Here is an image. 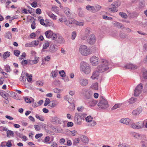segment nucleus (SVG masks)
I'll return each mask as SVG.
<instances>
[{"mask_svg":"<svg viewBox=\"0 0 147 147\" xmlns=\"http://www.w3.org/2000/svg\"><path fill=\"white\" fill-rule=\"evenodd\" d=\"M108 61L105 59H102L101 62V64L97 67V69L100 73H102L105 71H107L108 72L110 71L109 69V66Z\"/></svg>","mask_w":147,"mask_h":147,"instance_id":"nucleus-1","label":"nucleus"},{"mask_svg":"<svg viewBox=\"0 0 147 147\" xmlns=\"http://www.w3.org/2000/svg\"><path fill=\"white\" fill-rule=\"evenodd\" d=\"M86 115V114L76 113L74 117L75 123L78 125H81L82 123V120H84Z\"/></svg>","mask_w":147,"mask_h":147,"instance_id":"nucleus-2","label":"nucleus"},{"mask_svg":"<svg viewBox=\"0 0 147 147\" xmlns=\"http://www.w3.org/2000/svg\"><path fill=\"white\" fill-rule=\"evenodd\" d=\"M80 67L82 71L86 74H88L91 71V68L89 64L84 61L81 62Z\"/></svg>","mask_w":147,"mask_h":147,"instance_id":"nucleus-3","label":"nucleus"},{"mask_svg":"<svg viewBox=\"0 0 147 147\" xmlns=\"http://www.w3.org/2000/svg\"><path fill=\"white\" fill-rule=\"evenodd\" d=\"M79 52L82 55L85 56L89 55L90 53L89 49L84 45H82L80 46Z\"/></svg>","mask_w":147,"mask_h":147,"instance_id":"nucleus-4","label":"nucleus"},{"mask_svg":"<svg viewBox=\"0 0 147 147\" xmlns=\"http://www.w3.org/2000/svg\"><path fill=\"white\" fill-rule=\"evenodd\" d=\"M98 107L102 109H105L108 107L109 105L107 101L102 97L98 104Z\"/></svg>","mask_w":147,"mask_h":147,"instance_id":"nucleus-5","label":"nucleus"},{"mask_svg":"<svg viewBox=\"0 0 147 147\" xmlns=\"http://www.w3.org/2000/svg\"><path fill=\"white\" fill-rule=\"evenodd\" d=\"M120 5V2L119 1H115L113 2L110 5V8H107L108 10H111L112 12H115L117 11L118 10L117 8Z\"/></svg>","mask_w":147,"mask_h":147,"instance_id":"nucleus-6","label":"nucleus"},{"mask_svg":"<svg viewBox=\"0 0 147 147\" xmlns=\"http://www.w3.org/2000/svg\"><path fill=\"white\" fill-rule=\"evenodd\" d=\"M81 93L87 99H91L93 94L91 91H88L87 89L85 88L82 89Z\"/></svg>","mask_w":147,"mask_h":147,"instance_id":"nucleus-7","label":"nucleus"},{"mask_svg":"<svg viewBox=\"0 0 147 147\" xmlns=\"http://www.w3.org/2000/svg\"><path fill=\"white\" fill-rule=\"evenodd\" d=\"M45 35L47 38H52V40H54L57 39V34L53 33L52 31L50 30L46 31L45 33Z\"/></svg>","mask_w":147,"mask_h":147,"instance_id":"nucleus-8","label":"nucleus"},{"mask_svg":"<svg viewBox=\"0 0 147 147\" xmlns=\"http://www.w3.org/2000/svg\"><path fill=\"white\" fill-rule=\"evenodd\" d=\"M143 87V84L142 83H140L137 86L134 90V96H139L142 91Z\"/></svg>","mask_w":147,"mask_h":147,"instance_id":"nucleus-9","label":"nucleus"},{"mask_svg":"<svg viewBox=\"0 0 147 147\" xmlns=\"http://www.w3.org/2000/svg\"><path fill=\"white\" fill-rule=\"evenodd\" d=\"M78 82L82 86H86L88 84V81L87 80L81 77L79 78Z\"/></svg>","mask_w":147,"mask_h":147,"instance_id":"nucleus-10","label":"nucleus"},{"mask_svg":"<svg viewBox=\"0 0 147 147\" xmlns=\"http://www.w3.org/2000/svg\"><path fill=\"white\" fill-rule=\"evenodd\" d=\"M90 61L93 65H96L98 63V58L95 56H93L90 58Z\"/></svg>","mask_w":147,"mask_h":147,"instance_id":"nucleus-11","label":"nucleus"},{"mask_svg":"<svg viewBox=\"0 0 147 147\" xmlns=\"http://www.w3.org/2000/svg\"><path fill=\"white\" fill-rule=\"evenodd\" d=\"M57 39L55 40V43L56 44L60 43L62 44L65 41L64 39L62 37L59 36V34L57 35Z\"/></svg>","mask_w":147,"mask_h":147,"instance_id":"nucleus-12","label":"nucleus"},{"mask_svg":"<svg viewBox=\"0 0 147 147\" xmlns=\"http://www.w3.org/2000/svg\"><path fill=\"white\" fill-rule=\"evenodd\" d=\"M89 39L88 40L89 44L92 45L96 41V38L94 34L90 35L89 36Z\"/></svg>","mask_w":147,"mask_h":147,"instance_id":"nucleus-13","label":"nucleus"},{"mask_svg":"<svg viewBox=\"0 0 147 147\" xmlns=\"http://www.w3.org/2000/svg\"><path fill=\"white\" fill-rule=\"evenodd\" d=\"M124 67L128 69H135L137 68V67L136 65L131 63H129L127 64L124 66Z\"/></svg>","mask_w":147,"mask_h":147,"instance_id":"nucleus-14","label":"nucleus"},{"mask_svg":"<svg viewBox=\"0 0 147 147\" xmlns=\"http://www.w3.org/2000/svg\"><path fill=\"white\" fill-rule=\"evenodd\" d=\"M57 47V46L56 45H51L49 48V51L51 53H55L58 49Z\"/></svg>","mask_w":147,"mask_h":147,"instance_id":"nucleus-15","label":"nucleus"},{"mask_svg":"<svg viewBox=\"0 0 147 147\" xmlns=\"http://www.w3.org/2000/svg\"><path fill=\"white\" fill-rule=\"evenodd\" d=\"M52 122L55 124H60L61 123V120L57 117L52 118Z\"/></svg>","mask_w":147,"mask_h":147,"instance_id":"nucleus-16","label":"nucleus"},{"mask_svg":"<svg viewBox=\"0 0 147 147\" xmlns=\"http://www.w3.org/2000/svg\"><path fill=\"white\" fill-rule=\"evenodd\" d=\"M39 59V57H36L35 58V59L33 61L30 60L29 59L27 60L28 61V64L29 65H33L34 64H35L38 63Z\"/></svg>","mask_w":147,"mask_h":147,"instance_id":"nucleus-17","label":"nucleus"},{"mask_svg":"<svg viewBox=\"0 0 147 147\" xmlns=\"http://www.w3.org/2000/svg\"><path fill=\"white\" fill-rule=\"evenodd\" d=\"M74 19L73 18H71L69 20H65L64 21V23L67 26L71 27L70 25L71 24H74Z\"/></svg>","mask_w":147,"mask_h":147,"instance_id":"nucleus-18","label":"nucleus"},{"mask_svg":"<svg viewBox=\"0 0 147 147\" xmlns=\"http://www.w3.org/2000/svg\"><path fill=\"white\" fill-rule=\"evenodd\" d=\"M97 103V101L91 98L88 103L90 107L94 106Z\"/></svg>","mask_w":147,"mask_h":147,"instance_id":"nucleus-19","label":"nucleus"},{"mask_svg":"<svg viewBox=\"0 0 147 147\" xmlns=\"http://www.w3.org/2000/svg\"><path fill=\"white\" fill-rule=\"evenodd\" d=\"M130 121L131 120L130 119L126 118L122 119L120 121L121 123L127 125H129Z\"/></svg>","mask_w":147,"mask_h":147,"instance_id":"nucleus-20","label":"nucleus"},{"mask_svg":"<svg viewBox=\"0 0 147 147\" xmlns=\"http://www.w3.org/2000/svg\"><path fill=\"white\" fill-rule=\"evenodd\" d=\"M100 73V72H99L97 69L96 71H94L92 76L91 77V78L94 80L96 79H97V78L98 77L99 75V73Z\"/></svg>","mask_w":147,"mask_h":147,"instance_id":"nucleus-21","label":"nucleus"},{"mask_svg":"<svg viewBox=\"0 0 147 147\" xmlns=\"http://www.w3.org/2000/svg\"><path fill=\"white\" fill-rule=\"evenodd\" d=\"M139 15V14L136 12L134 11L129 13L128 15L129 16L132 18H137Z\"/></svg>","mask_w":147,"mask_h":147,"instance_id":"nucleus-22","label":"nucleus"},{"mask_svg":"<svg viewBox=\"0 0 147 147\" xmlns=\"http://www.w3.org/2000/svg\"><path fill=\"white\" fill-rule=\"evenodd\" d=\"M69 10V9L68 7H66L64 8V12L66 16L68 17H70L71 15Z\"/></svg>","mask_w":147,"mask_h":147,"instance_id":"nucleus-23","label":"nucleus"},{"mask_svg":"<svg viewBox=\"0 0 147 147\" xmlns=\"http://www.w3.org/2000/svg\"><path fill=\"white\" fill-rule=\"evenodd\" d=\"M81 139L83 142L86 143H88V139L86 136L83 135L81 137Z\"/></svg>","mask_w":147,"mask_h":147,"instance_id":"nucleus-24","label":"nucleus"},{"mask_svg":"<svg viewBox=\"0 0 147 147\" xmlns=\"http://www.w3.org/2000/svg\"><path fill=\"white\" fill-rule=\"evenodd\" d=\"M142 111V109H137L136 110H134L132 112L133 115H138Z\"/></svg>","mask_w":147,"mask_h":147,"instance_id":"nucleus-25","label":"nucleus"},{"mask_svg":"<svg viewBox=\"0 0 147 147\" xmlns=\"http://www.w3.org/2000/svg\"><path fill=\"white\" fill-rule=\"evenodd\" d=\"M114 25L115 26H116L118 28H121L122 27H123V28H125V27L123 26L122 24L118 22H115L114 23Z\"/></svg>","mask_w":147,"mask_h":147,"instance_id":"nucleus-26","label":"nucleus"},{"mask_svg":"<svg viewBox=\"0 0 147 147\" xmlns=\"http://www.w3.org/2000/svg\"><path fill=\"white\" fill-rule=\"evenodd\" d=\"M137 126H138V128L137 127L138 129L141 128L143 127L144 126V122L142 121H139L136 123Z\"/></svg>","mask_w":147,"mask_h":147,"instance_id":"nucleus-27","label":"nucleus"},{"mask_svg":"<svg viewBox=\"0 0 147 147\" xmlns=\"http://www.w3.org/2000/svg\"><path fill=\"white\" fill-rule=\"evenodd\" d=\"M14 133L12 131L10 130H8L7 131V137H10V135H11L12 137H14Z\"/></svg>","mask_w":147,"mask_h":147,"instance_id":"nucleus-28","label":"nucleus"},{"mask_svg":"<svg viewBox=\"0 0 147 147\" xmlns=\"http://www.w3.org/2000/svg\"><path fill=\"white\" fill-rule=\"evenodd\" d=\"M91 88L93 89L97 90L98 89V84L97 82L94 83L91 86Z\"/></svg>","mask_w":147,"mask_h":147,"instance_id":"nucleus-29","label":"nucleus"},{"mask_svg":"<svg viewBox=\"0 0 147 147\" xmlns=\"http://www.w3.org/2000/svg\"><path fill=\"white\" fill-rule=\"evenodd\" d=\"M5 37L9 39H11L12 38L11 33L9 31L6 33Z\"/></svg>","mask_w":147,"mask_h":147,"instance_id":"nucleus-30","label":"nucleus"},{"mask_svg":"<svg viewBox=\"0 0 147 147\" xmlns=\"http://www.w3.org/2000/svg\"><path fill=\"white\" fill-rule=\"evenodd\" d=\"M122 104L118 103L115 104L111 108L112 110L115 109L117 108H120L122 105Z\"/></svg>","mask_w":147,"mask_h":147,"instance_id":"nucleus-31","label":"nucleus"},{"mask_svg":"<svg viewBox=\"0 0 147 147\" xmlns=\"http://www.w3.org/2000/svg\"><path fill=\"white\" fill-rule=\"evenodd\" d=\"M10 55V52L7 51L5 52L3 55V57L4 59H6L7 57H9Z\"/></svg>","mask_w":147,"mask_h":147,"instance_id":"nucleus-32","label":"nucleus"},{"mask_svg":"<svg viewBox=\"0 0 147 147\" xmlns=\"http://www.w3.org/2000/svg\"><path fill=\"white\" fill-rule=\"evenodd\" d=\"M96 124V122L92 120L88 123V125L90 126L93 127Z\"/></svg>","mask_w":147,"mask_h":147,"instance_id":"nucleus-33","label":"nucleus"},{"mask_svg":"<svg viewBox=\"0 0 147 147\" xmlns=\"http://www.w3.org/2000/svg\"><path fill=\"white\" fill-rule=\"evenodd\" d=\"M119 15L122 18L126 19L127 18V15L125 13L120 12L119 13Z\"/></svg>","mask_w":147,"mask_h":147,"instance_id":"nucleus-34","label":"nucleus"},{"mask_svg":"<svg viewBox=\"0 0 147 147\" xmlns=\"http://www.w3.org/2000/svg\"><path fill=\"white\" fill-rule=\"evenodd\" d=\"M35 117L37 119L41 121H44L43 117L42 116L39 115L38 114H36L35 115Z\"/></svg>","mask_w":147,"mask_h":147,"instance_id":"nucleus-35","label":"nucleus"},{"mask_svg":"<svg viewBox=\"0 0 147 147\" xmlns=\"http://www.w3.org/2000/svg\"><path fill=\"white\" fill-rule=\"evenodd\" d=\"M74 24H76L77 25H78L80 26H83L84 25V23L83 22H80L78 21H76L74 19Z\"/></svg>","mask_w":147,"mask_h":147,"instance_id":"nucleus-36","label":"nucleus"},{"mask_svg":"<svg viewBox=\"0 0 147 147\" xmlns=\"http://www.w3.org/2000/svg\"><path fill=\"white\" fill-rule=\"evenodd\" d=\"M25 76H26L27 77V80L28 82H31L32 80V76L31 75L30 76H29L28 74L26 73L25 74Z\"/></svg>","mask_w":147,"mask_h":147,"instance_id":"nucleus-37","label":"nucleus"},{"mask_svg":"<svg viewBox=\"0 0 147 147\" xmlns=\"http://www.w3.org/2000/svg\"><path fill=\"white\" fill-rule=\"evenodd\" d=\"M48 15L51 18L53 19H56V16L51 12H49L48 14Z\"/></svg>","mask_w":147,"mask_h":147,"instance_id":"nucleus-38","label":"nucleus"},{"mask_svg":"<svg viewBox=\"0 0 147 147\" xmlns=\"http://www.w3.org/2000/svg\"><path fill=\"white\" fill-rule=\"evenodd\" d=\"M7 92L9 93L10 94V96L11 97H13L14 96L15 97L16 95V93L14 92L11 91H10L8 90L7 91Z\"/></svg>","mask_w":147,"mask_h":147,"instance_id":"nucleus-39","label":"nucleus"},{"mask_svg":"<svg viewBox=\"0 0 147 147\" xmlns=\"http://www.w3.org/2000/svg\"><path fill=\"white\" fill-rule=\"evenodd\" d=\"M93 119V118L90 116H88L86 117H85V119L88 123L92 120Z\"/></svg>","mask_w":147,"mask_h":147,"instance_id":"nucleus-40","label":"nucleus"},{"mask_svg":"<svg viewBox=\"0 0 147 147\" xmlns=\"http://www.w3.org/2000/svg\"><path fill=\"white\" fill-rule=\"evenodd\" d=\"M50 102L51 101L50 99L49 98H46L44 104V105L45 106H46L49 104Z\"/></svg>","mask_w":147,"mask_h":147,"instance_id":"nucleus-41","label":"nucleus"},{"mask_svg":"<svg viewBox=\"0 0 147 147\" xmlns=\"http://www.w3.org/2000/svg\"><path fill=\"white\" fill-rule=\"evenodd\" d=\"M119 147H129V146L125 143H120L118 145Z\"/></svg>","mask_w":147,"mask_h":147,"instance_id":"nucleus-42","label":"nucleus"},{"mask_svg":"<svg viewBox=\"0 0 147 147\" xmlns=\"http://www.w3.org/2000/svg\"><path fill=\"white\" fill-rule=\"evenodd\" d=\"M50 44L49 42H47L45 43L43 46V48L44 49H46L49 46Z\"/></svg>","mask_w":147,"mask_h":147,"instance_id":"nucleus-43","label":"nucleus"},{"mask_svg":"<svg viewBox=\"0 0 147 147\" xmlns=\"http://www.w3.org/2000/svg\"><path fill=\"white\" fill-rule=\"evenodd\" d=\"M60 76L62 77H64L65 76V73L64 70H61L59 72Z\"/></svg>","mask_w":147,"mask_h":147,"instance_id":"nucleus-44","label":"nucleus"},{"mask_svg":"<svg viewBox=\"0 0 147 147\" xmlns=\"http://www.w3.org/2000/svg\"><path fill=\"white\" fill-rule=\"evenodd\" d=\"M51 74H52V76L54 78L55 77H56L58 74V73L57 72V71H52L51 73Z\"/></svg>","mask_w":147,"mask_h":147,"instance_id":"nucleus-45","label":"nucleus"},{"mask_svg":"<svg viewBox=\"0 0 147 147\" xmlns=\"http://www.w3.org/2000/svg\"><path fill=\"white\" fill-rule=\"evenodd\" d=\"M5 69L6 72H10V71L11 70V69L10 68V66L8 65H6L5 67Z\"/></svg>","mask_w":147,"mask_h":147,"instance_id":"nucleus-46","label":"nucleus"},{"mask_svg":"<svg viewBox=\"0 0 147 147\" xmlns=\"http://www.w3.org/2000/svg\"><path fill=\"white\" fill-rule=\"evenodd\" d=\"M80 140L78 138H76L73 141V145L76 146L77 143H79Z\"/></svg>","mask_w":147,"mask_h":147,"instance_id":"nucleus-47","label":"nucleus"},{"mask_svg":"<svg viewBox=\"0 0 147 147\" xmlns=\"http://www.w3.org/2000/svg\"><path fill=\"white\" fill-rule=\"evenodd\" d=\"M136 100V98L132 97L129 100V102L130 103L134 102Z\"/></svg>","mask_w":147,"mask_h":147,"instance_id":"nucleus-48","label":"nucleus"},{"mask_svg":"<svg viewBox=\"0 0 147 147\" xmlns=\"http://www.w3.org/2000/svg\"><path fill=\"white\" fill-rule=\"evenodd\" d=\"M145 7V4L142 2H140L139 4V7L140 9H142Z\"/></svg>","mask_w":147,"mask_h":147,"instance_id":"nucleus-49","label":"nucleus"},{"mask_svg":"<svg viewBox=\"0 0 147 147\" xmlns=\"http://www.w3.org/2000/svg\"><path fill=\"white\" fill-rule=\"evenodd\" d=\"M94 7H95L96 12L99 11L101 8V7L98 5H96Z\"/></svg>","mask_w":147,"mask_h":147,"instance_id":"nucleus-50","label":"nucleus"},{"mask_svg":"<svg viewBox=\"0 0 147 147\" xmlns=\"http://www.w3.org/2000/svg\"><path fill=\"white\" fill-rule=\"evenodd\" d=\"M14 54L15 55L18 56L20 54V51L19 50H15L14 51Z\"/></svg>","mask_w":147,"mask_h":147,"instance_id":"nucleus-51","label":"nucleus"},{"mask_svg":"<svg viewBox=\"0 0 147 147\" xmlns=\"http://www.w3.org/2000/svg\"><path fill=\"white\" fill-rule=\"evenodd\" d=\"M36 84L38 86H42L43 85V82L42 81H38L36 82Z\"/></svg>","mask_w":147,"mask_h":147,"instance_id":"nucleus-52","label":"nucleus"},{"mask_svg":"<svg viewBox=\"0 0 147 147\" xmlns=\"http://www.w3.org/2000/svg\"><path fill=\"white\" fill-rule=\"evenodd\" d=\"M90 30H89V29L88 28H87L86 29L85 31V35L87 36H88L89 35V34H90Z\"/></svg>","mask_w":147,"mask_h":147,"instance_id":"nucleus-53","label":"nucleus"},{"mask_svg":"<svg viewBox=\"0 0 147 147\" xmlns=\"http://www.w3.org/2000/svg\"><path fill=\"white\" fill-rule=\"evenodd\" d=\"M79 9L80 10V11L79 12V16L80 17H83L84 16V12L81 10L82 9L81 8H80Z\"/></svg>","mask_w":147,"mask_h":147,"instance_id":"nucleus-54","label":"nucleus"},{"mask_svg":"<svg viewBox=\"0 0 147 147\" xmlns=\"http://www.w3.org/2000/svg\"><path fill=\"white\" fill-rule=\"evenodd\" d=\"M25 101L27 103H31V100L27 97H24Z\"/></svg>","mask_w":147,"mask_h":147,"instance_id":"nucleus-55","label":"nucleus"},{"mask_svg":"<svg viewBox=\"0 0 147 147\" xmlns=\"http://www.w3.org/2000/svg\"><path fill=\"white\" fill-rule=\"evenodd\" d=\"M131 127L135 129H138L137 127L138 128V126H137L136 123H133L131 125Z\"/></svg>","mask_w":147,"mask_h":147,"instance_id":"nucleus-56","label":"nucleus"},{"mask_svg":"<svg viewBox=\"0 0 147 147\" xmlns=\"http://www.w3.org/2000/svg\"><path fill=\"white\" fill-rule=\"evenodd\" d=\"M23 66H24L28 64V61L26 60H23L21 62Z\"/></svg>","mask_w":147,"mask_h":147,"instance_id":"nucleus-57","label":"nucleus"},{"mask_svg":"<svg viewBox=\"0 0 147 147\" xmlns=\"http://www.w3.org/2000/svg\"><path fill=\"white\" fill-rule=\"evenodd\" d=\"M119 36L121 38H124L126 37V34L124 33H120L119 34Z\"/></svg>","mask_w":147,"mask_h":147,"instance_id":"nucleus-58","label":"nucleus"},{"mask_svg":"<svg viewBox=\"0 0 147 147\" xmlns=\"http://www.w3.org/2000/svg\"><path fill=\"white\" fill-rule=\"evenodd\" d=\"M143 76L144 79H147V71H144L143 74Z\"/></svg>","mask_w":147,"mask_h":147,"instance_id":"nucleus-59","label":"nucleus"},{"mask_svg":"<svg viewBox=\"0 0 147 147\" xmlns=\"http://www.w3.org/2000/svg\"><path fill=\"white\" fill-rule=\"evenodd\" d=\"M51 10L57 13L58 12V10L56 7L55 6L52 7Z\"/></svg>","mask_w":147,"mask_h":147,"instance_id":"nucleus-60","label":"nucleus"},{"mask_svg":"<svg viewBox=\"0 0 147 147\" xmlns=\"http://www.w3.org/2000/svg\"><path fill=\"white\" fill-rule=\"evenodd\" d=\"M103 18L104 19L108 20H111L112 19V18L111 17H108L106 16H103Z\"/></svg>","mask_w":147,"mask_h":147,"instance_id":"nucleus-61","label":"nucleus"},{"mask_svg":"<svg viewBox=\"0 0 147 147\" xmlns=\"http://www.w3.org/2000/svg\"><path fill=\"white\" fill-rule=\"evenodd\" d=\"M76 36V32H73L72 34L71 38L72 40H74Z\"/></svg>","mask_w":147,"mask_h":147,"instance_id":"nucleus-62","label":"nucleus"},{"mask_svg":"<svg viewBox=\"0 0 147 147\" xmlns=\"http://www.w3.org/2000/svg\"><path fill=\"white\" fill-rule=\"evenodd\" d=\"M40 24L43 25L45 26H47V25H46V24L44 22V20L43 19H40Z\"/></svg>","mask_w":147,"mask_h":147,"instance_id":"nucleus-63","label":"nucleus"},{"mask_svg":"<svg viewBox=\"0 0 147 147\" xmlns=\"http://www.w3.org/2000/svg\"><path fill=\"white\" fill-rule=\"evenodd\" d=\"M53 91L54 92L56 93H58L61 91V90L58 88H55L53 89Z\"/></svg>","mask_w":147,"mask_h":147,"instance_id":"nucleus-64","label":"nucleus"}]
</instances>
